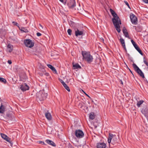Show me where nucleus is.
Returning <instances> with one entry per match:
<instances>
[{"mask_svg": "<svg viewBox=\"0 0 148 148\" xmlns=\"http://www.w3.org/2000/svg\"><path fill=\"white\" fill-rule=\"evenodd\" d=\"M110 11L114 18H112L113 24L115 26L116 30L119 33L121 31L120 26L119 24H121V22L119 17L115 12L112 9H110Z\"/></svg>", "mask_w": 148, "mask_h": 148, "instance_id": "nucleus-1", "label": "nucleus"}, {"mask_svg": "<svg viewBox=\"0 0 148 148\" xmlns=\"http://www.w3.org/2000/svg\"><path fill=\"white\" fill-rule=\"evenodd\" d=\"M47 95V93H45L44 91H40L36 94V100L38 101H43L46 99Z\"/></svg>", "mask_w": 148, "mask_h": 148, "instance_id": "nucleus-2", "label": "nucleus"}, {"mask_svg": "<svg viewBox=\"0 0 148 148\" xmlns=\"http://www.w3.org/2000/svg\"><path fill=\"white\" fill-rule=\"evenodd\" d=\"M82 53L83 57V59H85L88 63H91L92 62L93 58L89 52L82 51Z\"/></svg>", "mask_w": 148, "mask_h": 148, "instance_id": "nucleus-3", "label": "nucleus"}, {"mask_svg": "<svg viewBox=\"0 0 148 148\" xmlns=\"http://www.w3.org/2000/svg\"><path fill=\"white\" fill-rule=\"evenodd\" d=\"M117 137L115 135L109 134L108 140V143L111 142L112 144L114 145L117 143Z\"/></svg>", "mask_w": 148, "mask_h": 148, "instance_id": "nucleus-4", "label": "nucleus"}, {"mask_svg": "<svg viewBox=\"0 0 148 148\" xmlns=\"http://www.w3.org/2000/svg\"><path fill=\"white\" fill-rule=\"evenodd\" d=\"M24 43L26 47L29 48H31L34 45V42L30 39L25 40Z\"/></svg>", "mask_w": 148, "mask_h": 148, "instance_id": "nucleus-5", "label": "nucleus"}, {"mask_svg": "<svg viewBox=\"0 0 148 148\" xmlns=\"http://www.w3.org/2000/svg\"><path fill=\"white\" fill-rule=\"evenodd\" d=\"M75 135L77 138H81L84 137V133L82 130H77L75 131Z\"/></svg>", "mask_w": 148, "mask_h": 148, "instance_id": "nucleus-6", "label": "nucleus"}, {"mask_svg": "<svg viewBox=\"0 0 148 148\" xmlns=\"http://www.w3.org/2000/svg\"><path fill=\"white\" fill-rule=\"evenodd\" d=\"M67 5L70 8H73L75 5V2L74 0H70L67 2Z\"/></svg>", "mask_w": 148, "mask_h": 148, "instance_id": "nucleus-7", "label": "nucleus"}, {"mask_svg": "<svg viewBox=\"0 0 148 148\" xmlns=\"http://www.w3.org/2000/svg\"><path fill=\"white\" fill-rule=\"evenodd\" d=\"M130 18L131 21L132 23L136 24L137 22L136 17L133 14H132L130 16Z\"/></svg>", "mask_w": 148, "mask_h": 148, "instance_id": "nucleus-8", "label": "nucleus"}, {"mask_svg": "<svg viewBox=\"0 0 148 148\" xmlns=\"http://www.w3.org/2000/svg\"><path fill=\"white\" fill-rule=\"evenodd\" d=\"M20 88L21 90L24 91L29 89V87L25 83L21 85Z\"/></svg>", "mask_w": 148, "mask_h": 148, "instance_id": "nucleus-9", "label": "nucleus"}, {"mask_svg": "<svg viewBox=\"0 0 148 148\" xmlns=\"http://www.w3.org/2000/svg\"><path fill=\"white\" fill-rule=\"evenodd\" d=\"M131 42L136 49L141 55H143V53L140 49L137 46V45L133 40H131Z\"/></svg>", "mask_w": 148, "mask_h": 148, "instance_id": "nucleus-10", "label": "nucleus"}, {"mask_svg": "<svg viewBox=\"0 0 148 148\" xmlns=\"http://www.w3.org/2000/svg\"><path fill=\"white\" fill-rule=\"evenodd\" d=\"M75 30V35L76 36L83 35L84 32L82 30H80L77 29H76Z\"/></svg>", "mask_w": 148, "mask_h": 148, "instance_id": "nucleus-11", "label": "nucleus"}, {"mask_svg": "<svg viewBox=\"0 0 148 148\" xmlns=\"http://www.w3.org/2000/svg\"><path fill=\"white\" fill-rule=\"evenodd\" d=\"M106 144L103 143H99L97 144V148H105Z\"/></svg>", "mask_w": 148, "mask_h": 148, "instance_id": "nucleus-12", "label": "nucleus"}, {"mask_svg": "<svg viewBox=\"0 0 148 148\" xmlns=\"http://www.w3.org/2000/svg\"><path fill=\"white\" fill-rule=\"evenodd\" d=\"M45 116L46 118L49 121L51 120L52 118L51 115L50 113L48 112H46L45 113Z\"/></svg>", "mask_w": 148, "mask_h": 148, "instance_id": "nucleus-13", "label": "nucleus"}, {"mask_svg": "<svg viewBox=\"0 0 148 148\" xmlns=\"http://www.w3.org/2000/svg\"><path fill=\"white\" fill-rule=\"evenodd\" d=\"M7 51L10 53H11L13 50V46L11 44H9L7 46Z\"/></svg>", "mask_w": 148, "mask_h": 148, "instance_id": "nucleus-14", "label": "nucleus"}, {"mask_svg": "<svg viewBox=\"0 0 148 148\" xmlns=\"http://www.w3.org/2000/svg\"><path fill=\"white\" fill-rule=\"evenodd\" d=\"M45 141L49 145H51L53 147L56 146L55 144L52 140H46Z\"/></svg>", "mask_w": 148, "mask_h": 148, "instance_id": "nucleus-15", "label": "nucleus"}, {"mask_svg": "<svg viewBox=\"0 0 148 148\" xmlns=\"http://www.w3.org/2000/svg\"><path fill=\"white\" fill-rule=\"evenodd\" d=\"M47 66L53 71L54 73H57V71L55 68L52 65L49 64H47Z\"/></svg>", "mask_w": 148, "mask_h": 148, "instance_id": "nucleus-16", "label": "nucleus"}, {"mask_svg": "<svg viewBox=\"0 0 148 148\" xmlns=\"http://www.w3.org/2000/svg\"><path fill=\"white\" fill-rule=\"evenodd\" d=\"M123 34L126 37L129 38V36L127 32V30L125 27L123 28Z\"/></svg>", "mask_w": 148, "mask_h": 148, "instance_id": "nucleus-17", "label": "nucleus"}, {"mask_svg": "<svg viewBox=\"0 0 148 148\" xmlns=\"http://www.w3.org/2000/svg\"><path fill=\"white\" fill-rule=\"evenodd\" d=\"M136 72L142 77H145L144 74L141 70L139 69L138 71H136Z\"/></svg>", "mask_w": 148, "mask_h": 148, "instance_id": "nucleus-18", "label": "nucleus"}, {"mask_svg": "<svg viewBox=\"0 0 148 148\" xmlns=\"http://www.w3.org/2000/svg\"><path fill=\"white\" fill-rule=\"evenodd\" d=\"M81 66L77 63L75 64H73V68L74 69H80Z\"/></svg>", "mask_w": 148, "mask_h": 148, "instance_id": "nucleus-19", "label": "nucleus"}, {"mask_svg": "<svg viewBox=\"0 0 148 148\" xmlns=\"http://www.w3.org/2000/svg\"><path fill=\"white\" fill-rule=\"evenodd\" d=\"M95 115L94 113L93 112H91L89 114V117L90 119L93 120L95 119Z\"/></svg>", "mask_w": 148, "mask_h": 148, "instance_id": "nucleus-20", "label": "nucleus"}, {"mask_svg": "<svg viewBox=\"0 0 148 148\" xmlns=\"http://www.w3.org/2000/svg\"><path fill=\"white\" fill-rule=\"evenodd\" d=\"M120 42L122 44L123 47L125 49H126V48L124 40L123 38H121L120 39Z\"/></svg>", "mask_w": 148, "mask_h": 148, "instance_id": "nucleus-21", "label": "nucleus"}, {"mask_svg": "<svg viewBox=\"0 0 148 148\" xmlns=\"http://www.w3.org/2000/svg\"><path fill=\"white\" fill-rule=\"evenodd\" d=\"M19 28L20 30L23 32L26 33L28 32V30L26 28L24 27H21L20 28L19 27Z\"/></svg>", "mask_w": 148, "mask_h": 148, "instance_id": "nucleus-22", "label": "nucleus"}, {"mask_svg": "<svg viewBox=\"0 0 148 148\" xmlns=\"http://www.w3.org/2000/svg\"><path fill=\"white\" fill-rule=\"evenodd\" d=\"M144 101L143 100H141L137 102L136 105L138 107H140V106L143 103Z\"/></svg>", "mask_w": 148, "mask_h": 148, "instance_id": "nucleus-23", "label": "nucleus"}, {"mask_svg": "<svg viewBox=\"0 0 148 148\" xmlns=\"http://www.w3.org/2000/svg\"><path fill=\"white\" fill-rule=\"evenodd\" d=\"M133 66L136 71H138V70L139 69V67L135 64L134 63L133 64Z\"/></svg>", "mask_w": 148, "mask_h": 148, "instance_id": "nucleus-24", "label": "nucleus"}, {"mask_svg": "<svg viewBox=\"0 0 148 148\" xmlns=\"http://www.w3.org/2000/svg\"><path fill=\"white\" fill-rule=\"evenodd\" d=\"M4 106L1 105L0 107V112L1 113H3L4 112Z\"/></svg>", "mask_w": 148, "mask_h": 148, "instance_id": "nucleus-25", "label": "nucleus"}, {"mask_svg": "<svg viewBox=\"0 0 148 148\" xmlns=\"http://www.w3.org/2000/svg\"><path fill=\"white\" fill-rule=\"evenodd\" d=\"M0 82L5 84L6 82V80L5 79L3 78L0 77Z\"/></svg>", "mask_w": 148, "mask_h": 148, "instance_id": "nucleus-26", "label": "nucleus"}, {"mask_svg": "<svg viewBox=\"0 0 148 148\" xmlns=\"http://www.w3.org/2000/svg\"><path fill=\"white\" fill-rule=\"evenodd\" d=\"M65 88L69 92L70 91V89L69 87L66 84L63 85Z\"/></svg>", "mask_w": 148, "mask_h": 148, "instance_id": "nucleus-27", "label": "nucleus"}, {"mask_svg": "<svg viewBox=\"0 0 148 148\" xmlns=\"http://www.w3.org/2000/svg\"><path fill=\"white\" fill-rule=\"evenodd\" d=\"M4 140L10 143L11 142V139L7 136V137H6Z\"/></svg>", "mask_w": 148, "mask_h": 148, "instance_id": "nucleus-28", "label": "nucleus"}, {"mask_svg": "<svg viewBox=\"0 0 148 148\" xmlns=\"http://www.w3.org/2000/svg\"><path fill=\"white\" fill-rule=\"evenodd\" d=\"M1 137L3 138L4 139H5V138L7 137V136L5 135L4 134L1 133Z\"/></svg>", "mask_w": 148, "mask_h": 148, "instance_id": "nucleus-29", "label": "nucleus"}, {"mask_svg": "<svg viewBox=\"0 0 148 148\" xmlns=\"http://www.w3.org/2000/svg\"><path fill=\"white\" fill-rule=\"evenodd\" d=\"M61 3L65 5L66 3V0H59Z\"/></svg>", "mask_w": 148, "mask_h": 148, "instance_id": "nucleus-30", "label": "nucleus"}, {"mask_svg": "<svg viewBox=\"0 0 148 148\" xmlns=\"http://www.w3.org/2000/svg\"><path fill=\"white\" fill-rule=\"evenodd\" d=\"M143 62L148 67V62L146 60L145 58H144Z\"/></svg>", "mask_w": 148, "mask_h": 148, "instance_id": "nucleus-31", "label": "nucleus"}, {"mask_svg": "<svg viewBox=\"0 0 148 148\" xmlns=\"http://www.w3.org/2000/svg\"><path fill=\"white\" fill-rule=\"evenodd\" d=\"M72 31L70 29H69L67 30V32L69 35H71V34Z\"/></svg>", "mask_w": 148, "mask_h": 148, "instance_id": "nucleus-32", "label": "nucleus"}, {"mask_svg": "<svg viewBox=\"0 0 148 148\" xmlns=\"http://www.w3.org/2000/svg\"><path fill=\"white\" fill-rule=\"evenodd\" d=\"M13 24L14 25H16L18 27H19V24L17 23L14 21H13L12 22Z\"/></svg>", "mask_w": 148, "mask_h": 148, "instance_id": "nucleus-33", "label": "nucleus"}, {"mask_svg": "<svg viewBox=\"0 0 148 148\" xmlns=\"http://www.w3.org/2000/svg\"><path fill=\"white\" fill-rule=\"evenodd\" d=\"M124 2L126 4L127 6L129 8H130V5L128 3H127V2L126 1H125Z\"/></svg>", "mask_w": 148, "mask_h": 148, "instance_id": "nucleus-34", "label": "nucleus"}, {"mask_svg": "<svg viewBox=\"0 0 148 148\" xmlns=\"http://www.w3.org/2000/svg\"><path fill=\"white\" fill-rule=\"evenodd\" d=\"M36 35H37V36H40L42 35V34L41 33H39V32L37 33L36 34Z\"/></svg>", "mask_w": 148, "mask_h": 148, "instance_id": "nucleus-35", "label": "nucleus"}, {"mask_svg": "<svg viewBox=\"0 0 148 148\" xmlns=\"http://www.w3.org/2000/svg\"><path fill=\"white\" fill-rule=\"evenodd\" d=\"M60 82L62 83L63 85L65 84V83L62 80H61Z\"/></svg>", "mask_w": 148, "mask_h": 148, "instance_id": "nucleus-36", "label": "nucleus"}, {"mask_svg": "<svg viewBox=\"0 0 148 148\" xmlns=\"http://www.w3.org/2000/svg\"><path fill=\"white\" fill-rule=\"evenodd\" d=\"M143 1L145 3H148V0H143Z\"/></svg>", "mask_w": 148, "mask_h": 148, "instance_id": "nucleus-37", "label": "nucleus"}, {"mask_svg": "<svg viewBox=\"0 0 148 148\" xmlns=\"http://www.w3.org/2000/svg\"><path fill=\"white\" fill-rule=\"evenodd\" d=\"M39 143H41V144L42 145H44V144H45L44 142H42V141H39Z\"/></svg>", "mask_w": 148, "mask_h": 148, "instance_id": "nucleus-38", "label": "nucleus"}, {"mask_svg": "<svg viewBox=\"0 0 148 148\" xmlns=\"http://www.w3.org/2000/svg\"><path fill=\"white\" fill-rule=\"evenodd\" d=\"M8 62L9 64H11L12 63V62L11 60H8Z\"/></svg>", "mask_w": 148, "mask_h": 148, "instance_id": "nucleus-39", "label": "nucleus"}, {"mask_svg": "<svg viewBox=\"0 0 148 148\" xmlns=\"http://www.w3.org/2000/svg\"><path fill=\"white\" fill-rule=\"evenodd\" d=\"M39 26L41 27L42 28V29L43 28V27L40 24H39Z\"/></svg>", "mask_w": 148, "mask_h": 148, "instance_id": "nucleus-40", "label": "nucleus"}, {"mask_svg": "<svg viewBox=\"0 0 148 148\" xmlns=\"http://www.w3.org/2000/svg\"><path fill=\"white\" fill-rule=\"evenodd\" d=\"M86 95L89 98H90V97L87 94H86Z\"/></svg>", "mask_w": 148, "mask_h": 148, "instance_id": "nucleus-41", "label": "nucleus"}, {"mask_svg": "<svg viewBox=\"0 0 148 148\" xmlns=\"http://www.w3.org/2000/svg\"><path fill=\"white\" fill-rule=\"evenodd\" d=\"M84 92V93L86 95V94H87L86 93L84 92Z\"/></svg>", "mask_w": 148, "mask_h": 148, "instance_id": "nucleus-42", "label": "nucleus"}, {"mask_svg": "<svg viewBox=\"0 0 148 148\" xmlns=\"http://www.w3.org/2000/svg\"><path fill=\"white\" fill-rule=\"evenodd\" d=\"M130 72L132 73V71L130 69Z\"/></svg>", "mask_w": 148, "mask_h": 148, "instance_id": "nucleus-43", "label": "nucleus"}]
</instances>
